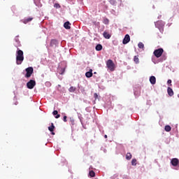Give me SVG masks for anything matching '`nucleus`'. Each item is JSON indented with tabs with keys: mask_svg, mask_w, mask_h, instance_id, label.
<instances>
[{
	"mask_svg": "<svg viewBox=\"0 0 179 179\" xmlns=\"http://www.w3.org/2000/svg\"><path fill=\"white\" fill-rule=\"evenodd\" d=\"M24 61V56L23 55V51L19 48L16 52V64L17 65H22V62Z\"/></svg>",
	"mask_w": 179,
	"mask_h": 179,
	"instance_id": "obj_1",
	"label": "nucleus"
},
{
	"mask_svg": "<svg viewBox=\"0 0 179 179\" xmlns=\"http://www.w3.org/2000/svg\"><path fill=\"white\" fill-rule=\"evenodd\" d=\"M106 66L108 69L110 70L111 72H114L115 71V64H114V62L111 59H108L106 62Z\"/></svg>",
	"mask_w": 179,
	"mask_h": 179,
	"instance_id": "obj_2",
	"label": "nucleus"
},
{
	"mask_svg": "<svg viewBox=\"0 0 179 179\" xmlns=\"http://www.w3.org/2000/svg\"><path fill=\"white\" fill-rule=\"evenodd\" d=\"M163 52H164V50L163 48H159L154 51L153 54L156 58H160L162 55H163Z\"/></svg>",
	"mask_w": 179,
	"mask_h": 179,
	"instance_id": "obj_3",
	"label": "nucleus"
},
{
	"mask_svg": "<svg viewBox=\"0 0 179 179\" xmlns=\"http://www.w3.org/2000/svg\"><path fill=\"white\" fill-rule=\"evenodd\" d=\"M27 73L25 74V78H30L33 75L34 69L33 67H28L25 69Z\"/></svg>",
	"mask_w": 179,
	"mask_h": 179,
	"instance_id": "obj_4",
	"label": "nucleus"
},
{
	"mask_svg": "<svg viewBox=\"0 0 179 179\" xmlns=\"http://www.w3.org/2000/svg\"><path fill=\"white\" fill-rule=\"evenodd\" d=\"M34 86H36V81L34 80H30L27 83V87H28V89H34Z\"/></svg>",
	"mask_w": 179,
	"mask_h": 179,
	"instance_id": "obj_5",
	"label": "nucleus"
},
{
	"mask_svg": "<svg viewBox=\"0 0 179 179\" xmlns=\"http://www.w3.org/2000/svg\"><path fill=\"white\" fill-rule=\"evenodd\" d=\"M129 41H131V37L129 36V34H126L123 39L122 43L128 44V43H129Z\"/></svg>",
	"mask_w": 179,
	"mask_h": 179,
	"instance_id": "obj_6",
	"label": "nucleus"
},
{
	"mask_svg": "<svg viewBox=\"0 0 179 179\" xmlns=\"http://www.w3.org/2000/svg\"><path fill=\"white\" fill-rule=\"evenodd\" d=\"M171 163L172 166H173L174 167H177V166H178L179 164V160L177 158H173L171 159Z\"/></svg>",
	"mask_w": 179,
	"mask_h": 179,
	"instance_id": "obj_7",
	"label": "nucleus"
},
{
	"mask_svg": "<svg viewBox=\"0 0 179 179\" xmlns=\"http://www.w3.org/2000/svg\"><path fill=\"white\" fill-rule=\"evenodd\" d=\"M58 45V41L57 39H52L50 41V47H57Z\"/></svg>",
	"mask_w": 179,
	"mask_h": 179,
	"instance_id": "obj_8",
	"label": "nucleus"
},
{
	"mask_svg": "<svg viewBox=\"0 0 179 179\" xmlns=\"http://www.w3.org/2000/svg\"><path fill=\"white\" fill-rule=\"evenodd\" d=\"M31 20H33V17H28V18L22 20L21 22H22V23H24V24H27V23H29V22H31Z\"/></svg>",
	"mask_w": 179,
	"mask_h": 179,
	"instance_id": "obj_9",
	"label": "nucleus"
},
{
	"mask_svg": "<svg viewBox=\"0 0 179 179\" xmlns=\"http://www.w3.org/2000/svg\"><path fill=\"white\" fill-rule=\"evenodd\" d=\"M85 76L86 78H92V76H93V70L90 69V71L85 73Z\"/></svg>",
	"mask_w": 179,
	"mask_h": 179,
	"instance_id": "obj_10",
	"label": "nucleus"
},
{
	"mask_svg": "<svg viewBox=\"0 0 179 179\" xmlns=\"http://www.w3.org/2000/svg\"><path fill=\"white\" fill-rule=\"evenodd\" d=\"M168 94L171 97V96H174V92L171 87H169L167 89Z\"/></svg>",
	"mask_w": 179,
	"mask_h": 179,
	"instance_id": "obj_11",
	"label": "nucleus"
},
{
	"mask_svg": "<svg viewBox=\"0 0 179 179\" xmlns=\"http://www.w3.org/2000/svg\"><path fill=\"white\" fill-rule=\"evenodd\" d=\"M103 36L107 40H109V38H111V35L110 34H108V32H107V31H104L103 34Z\"/></svg>",
	"mask_w": 179,
	"mask_h": 179,
	"instance_id": "obj_12",
	"label": "nucleus"
},
{
	"mask_svg": "<svg viewBox=\"0 0 179 179\" xmlns=\"http://www.w3.org/2000/svg\"><path fill=\"white\" fill-rule=\"evenodd\" d=\"M150 82L151 83V85H156V77L155 76H151L150 78Z\"/></svg>",
	"mask_w": 179,
	"mask_h": 179,
	"instance_id": "obj_13",
	"label": "nucleus"
},
{
	"mask_svg": "<svg viewBox=\"0 0 179 179\" xmlns=\"http://www.w3.org/2000/svg\"><path fill=\"white\" fill-rule=\"evenodd\" d=\"M64 27L66 28L67 30H69V29H71V24L69 22H66L64 24Z\"/></svg>",
	"mask_w": 179,
	"mask_h": 179,
	"instance_id": "obj_14",
	"label": "nucleus"
},
{
	"mask_svg": "<svg viewBox=\"0 0 179 179\" xmlns=\"http://www.w3.org/2000/svg\"><path fill=\"white\" fill-rule=\"evenodd\" d=\"M54 129H55V126H54V123H51V126L48 127V130L50 132H54Z\"/></svg>",
	"mask_w": 179,
	"mask_h": 179,
	"instance_id": "obj_15",
	"label": "nucleus"
},
{
	"mask_svg": "<svg viewBox=\"0 0 179 179\" xmlns=\"http://www.w3.org/2000/svg\"><path fill=\"white\" fill-rule=\"evenodd\" d=\"M95 49L96 51H101V50H103V45H101V44H98L96 45Z\"/></svg>",
	"mask_w": 179,
	"mask_h": 179,
	"instance_id": "obj_16",
	"label": "nucleus"
},
{
	"mask_svg": "<svg viewBox=\"0 0 179 179\" xmlns=\"http://www.w3.org/2000/svg\"><path fill=\"white\" fill-rule=\"evenodd\" d=\"M131 159H132V154H131V152H127L126 155V159L131 160Z\"/></svg>",
	"mask_w": 179,
	"mask_h": 179,
	"instance_id": "obj_17",
	"label": "nucleus"
},
{
	"mask_svg": "<svg viewBox=\"0 0 179 179\" xmlns=\"http://www.w3.org/2000/svg\"><path fill=\"white\" fill-rule=\"evenodd\" d=\"M52 114H53V115H56L55 118H59V117H61V115L58 114V110H54L52 112Z\"/></svg>",
	"mask_w": 179,
	"mask_h": 179,
	"instance_id": "obj_18",
	"label": "nucleus"
},
{
	"mask_svg": "<svg viewBox=\"0 0 179 179\" xmlns=\"http://www.w3.org/2000/svg\"><path fill=\"white\" fill-rule=\"evenodd\" d=\"M164 129L166 132H170V131H171V127H170V125H166L165 126Z\"/></svg>",
	"mask_w": 179,
	"mask_h": 179,
	"instance_id": "obj_19",
	"label": "nucleus"
},
{
	"mask_svg": "<svg viewBox=\"0 0 179 179\" xmlns=\"http://www.w3.org/2000/svg\"><path fill=\"white\" fill-rule=\"evenodd\" d=\"M65 73V68L59 69V73L60 75H64Z\"/></svg>",
	"mask_w": 179,
	"mask_h": 179,
	"instance_id": "obj_20",
	"label": "nucleus"
},
{
	"mask_svg": "<svg viewBox=\"0 0 179 179\" xmlns=\"http://www.w3.org/2000/svg\"><path fill=\"white\" fill-rule=\"evenodd\" d=\"M76 91V88L75 87H71L69 89V92H70V93H73V92Z\"/></svg>",
	"mask_w": 179,
	"mask_h": 179,
	"instance_id": "obj_21",
	"label": "nucleus"
},
{
	"mask_svg": "<svg viewBox=\"0 0 179 179\" xmlns=\"http://www.w3.org/2000/svg\"><path fill=\"white\" fill-rule=\"evenodd\" d=\"M134 61L136 64H139V57H138V56H134Z\"/></svg>",
	"mask_w": 179,
	"mask_h": 179,
	"instance_id": "obj_22",
	"label": "nucleus"
},
{
	"mask_svg": "<svg viewBox=\"0 0 179 179\" xmlns=\"http://www.w3.org/2000/svg\"><path fill=\"white\" fill-rule=\"evenodd\" d=\"M103 23H104V24H108V23H110V20H108V18H104Z\"/></svg>",
	"mask_w": 179,
	"mask_h": 179,
	"instance_id": "obj_23",
	"label": "nucleus"
},
{
	"mask_svg": "<svg viewBox=\"0 0 179 179\" xmlns=\"http://www.w3.org/2000/svg\"><path fill=\"white\" fill-rule=\"evenodd\" d=\"M138 48H145V45H143V43L140 42L138 45Z\"/></svg>",
	"mask_w": 179,
	"mask_h": 179,
	"instance_id": "obj_24",
	"label": "nucleus"
},
{
	"mask_svg": "<svg viewBox=\"0 0 179 179\" xmlns=\"http://www.w3.org/2000/svg\"><path fill=\"white\" fill-rule=\"evenodd\" d=\"M89 175L91 177H94L96 176V173H94L93 171H90Z\"/></svg>",
	"mask_w": 179,
	"mask_h": 179,
	"instance_id": "obj_25",
	"label": "nucleus"
},
{
	"mask_svg": "<svg viewBox=\"0 0 179 179\" xmlns=\"http://www.w3.org/2000/svg\"><path fill=\"white\" fill-rule=\"evenodd\" d=\"M136 159H133L131 160V166H136Z\"/></svg>",
	"mask_w": 179,
	"mask_h": 179,
	"instance_id": "obj_26",
	"label": "nucleus"
},
{
	"mask_svg": "<svg viewBox=\"0 0 179 179\" xmlns=\"http://www.w3.org/2000/svg\"><path fill=\"white\" fill-rule=\"evenodd\" d=\"M94 97L95 100H97L99 99V95L97 94V93L94 94Z\"/></svg>",
	"mask_w": 179,
	"mask_h": 179,
	"instance_id": "obj_27",
	"label": "nucleus"
},
{
	"mask_svg": "<svg viewBox=\"0 0 179 179\" xmlns=\"http://www.w3.org/2000/svg\"><path fill=\"white\" fill-rule=\"evenodd\" d=\"M55 8H61V6H59V3H55Z\"/></svg>",
	"mask_w": 179,
	"mask_h": 179,
	"instance_id": "obj_28",
	"label": "nucleus"
},
{
	"mask_svg": "<svg viewBox=\"0 0 179 179\" xmlns=\"http://www.w3.org/2000/svg\"><path fill=\"white\" fill-rule=\"evenodd\" d=\"M167 84L170 85V86H171V80H168Z\"/></svg>",
	"mask_w": 179,
	"mask_h": 179,
	"instance_id": "obj_29",
	"label": "nucleus"
},
{
	"mask_svg": "<svg viewBox=\"0 0 179 179\" xmlns=\"http://www.w3.org/2000/svg\"><path fill=\"white\" fill-rule=\"evenodd\" d=\"M66 118H67V117L66 116H64V117H63V121H64V122H66Z\"/></svg>",
	"mask_w": 179,
	"mask_h": 179,
	"instance_id": "obj_30",
	"label": "nucleus"
},
{
	"mask_svg": "<svg viewBox=\"0 0 179 179\" xmlns=\"http://www.w3.org/2000/svg\"><path fill=\"white\" fill-rule=\"evenodd\" d=\"M70 120H71V124L73 125L75 120H73V119L72 118H70Z\"/></svg>",
	"mask_w": 179,
	"mask_h": 179,
	"instance_id": "obj_31",
	"label": "nucleus"
},
{
	"mask_svg": "<svg viewBox=\"0 0 179 179\" xmlns=\"http://www.w3.org/2000/svg\"><path fill=\"white\" fill-rule=\"evenodd\" d=\"M110 3H113V5H114V3H115V0H110Z\"/></svg>",
	"mask_w": 179,
	"mask_h": 179,
	"instance_id": "obj_32",
	"label": "nucleus"
},
{
	"mask_svg": "<svg viewBox=\"0 0 179 179\" xmlns=\"http://www.w3.org/2000/svg\"><path fill=\"white\" fill-rule=\"evenodd\" d=\"M52 132V135H55V133L54 131H51Z\"/></svg>",
	"mask_w": 179,
	"mask_h": 179,
	"instance_id": "obj_33",
	"label": "nucleus"
},
{
	"mask_svg": "<svg viewBox=\"0 0 179 179\" xmlns=\"http://www.w3.org/2000/svg\"><path fill=\"white\" fill-rule=\"evenodd\" d=\"M104 138H105L106 139H107V135H105V136H104Z\"/></svg>",
	"mask_w": 179,
	"mask_h": 179,
	"instance_id": "obj_34",
	"label": "nucleus"
},
{
	"mask_svg": "<svg viewBox=\"0 0 179 179\" xmlns=\"http://www.w3.org/2000/svg\"><path fill=\"white\" fill-rule=\"evenodd\" d=\"M15 41H17V39H15Z\"/></svg>",
	"mask_w": 179,
	"mask_h": 179,
	"instance_id": "obj_35",
	"label": "nucleus"
},
{
	"mask_svg": "<svg viewBox=\"0 0 179 179\" xmlns=\"http://www.w3.org/2000/svg\"><path fill=\"white\" fill-rule=\"evenodd\" d=\"M178 97H179V95H178Z\"/></svg>",
	"mask_w": 179,
	"mask_h": 179,
	"instance_id": "obj_36",
	"label": "nucleus"
}]
</instances>
